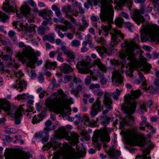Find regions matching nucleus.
I'll use <instances>...</instances> for the list:
<instances>
[{"label": "nucleus", "instance_id": "50", "mask_svg": "<svg viewBox=\"0 0 159 159\" xmlns=\"http://www.w3.org/2000/svg\"><path fill=\"white\" fill-rule=\"evenodd\" d=\"M52 124V122L51 121L48 120L45 123L47 127L44 129V130H49L50 129L48 127L51 125Z\"/></svg>", "mask_w": 159, "mask_h": 159}, {"label": "nucleus", "instance_id": "26", "mask_svg": "<svg viewBox=\"0 0 159 159\" xmlns=\"http://www.w3.org/2000/svg\"><path fill=\"white\" fill-rule=\"evenodd\" d=\"M57 66V63L56 62H51L49 61H47L45 64V67L46 68L54 69Z\"/></svg>", "mask_w": 159, "mask_h": 159}, {"label": "nucleus", "instance_id": "7", "mask_svg": "<svg viewBox=\"0 0 159 159\" xmlns=\"http://www.w3.org/2000/svg\"><path fill=\"white\" fill-rule=\"evenodd\" d=\"M136 129H134L130 131L127 137V140L131 146L137 145L143 146L146 143L145 139L143 135L138 136L136 133Z\"/></svg>", "mask_w": 159, "mask_h": 159}, {"label": "nucleus", "instance_id": "23", "mask_svg": "<svg viewBox=\"0 0 159 159\" xmlns=\"http://www.w3.org/2000/svg\"><path fill=\"white\" fill-rule=\"evenodd\" d=\"M61 70L64 74L70 73L73 71V69L70 66L66 64L61 67Z\"/></svg>", "mask_w": 159, "mask_h": 159}, {"label": "nucleus", "instance_id": "55", "mask_svg": "<svg viewBox=\"0 0 159 159\" xmlns=\"http://www.w3.org/2000/svg\"><path fill=\"white\" fill-rule=\"evenodd\" d=\"M91 81V78L89 76L86 77L85 80V83L86 85H89L90 84Z\"/></svg>", "mask_w": 159, "mask_h": 159}, {"label": "nucleus", "instance_id": "63", "mask_svg": "<svg viewBox=\"0 0 159 159\" xmlns=\"http://www.w3.org/2000/svg\"><path fill=\"white\" fill-rule=\"evenodd\" d=\"M103 124L104 126H106L107 125H108L109 122V118H106L104 119V121L103 122Z\"/></svg>", "mask_w": 159, "mask_h": 159}, {"label": "nucleus", "instance_id": "40", "mask_svg": "<svg viewBox=\"0 0 159 159\" xmlns=\"http://www.w3.org/2000/svg\"><path fill=\"white\" fill-rule=\"evenodd\" d=\"M8 66L16 70L19 67V65L15 62L10 63L8 65Z\"/></svg>", "mask_w": 159, "mask_h": 159}, {"label": "nucleus", "instance_id": "17", "mask_svg": "<svg viewBox=\"0 0 159 159\" xmlns=\"http://www.w3.org/2000/svg\"><path fill=\"white\" fill-rule=\"evenodd\" d=\"M5 2L3 7L4 11L7 12L13 11L14 6H15L14 3H12V0L8 1L7 0Z\"/></svg>", "mask_w": 159, "mask_h": 159}, {"label": "nucleus", "instance_id": "11", "mask_svg": "<svg viewBox=\"0 0 159 159\" xmlns=\"http://www.w3.org/2000/svg\"><path fill=\"white\" fill-rule=\"evenodd\" d=\"M101 8L100 18L103 21H107L109 19V0L101 1Z\"/></svg>", "mask_w": 159, "mask_h": 159}, {"label": "nucleus", "instance_id": "60", "mask_svg": "<svg viewBox=\"0 0 159 159\" xmlns=\"http://www.w3.org/2000/svg\"><path fill=\"white\" fill-rule=\"evenodd\" d=\"M43 104L42 102H39L37 104V108L39 111H40L42 109Z\"/></svg>", "mask_w": 159, "mask_h": 159}, {"label": "nucleus", "instance_id": "57", "mask_svg": "<svg viewBox=\"0 0 159 159\" xmlns=\"http://www.w3.org/2000/svg\"><path fill=\"white\" fill-rule=\"evenodd\" d=\"M82 21L83 22V26L85 28L87 27L88 26L89 24L85 20L84 18H82Z\"/></svg>", "mask_w": 159, "mask_h": 159}, {"label": "nucleus", "instance_id": "39", "mask_svg": "<svg viewBox=\"0 0 159 159\" xmlns=\"http://www.w3.org/2000/svg\"><path fill=\"white\" fill-rule=\"evenodd\" d=\"M95 48L99 53H101L102 50H103L105 53H107V49L104 47H101L98 46Z\"/></svg>", "mask_w": 159, "mask_h": 159}, {"label": "nucleus", "instance_id": "52", "mask_svg": "<svg viewBox=\"0 0 159 159\" xmlns=\"http://www.w3.org/2000/svg\"><path fill=\"white\" fill-rule=\"evenodd\" d=\"M57 60L58 61L61 62H63V61L64 60L62 57V54L60 52L58 54Z\"/></svg>", "mask_w": 159, "mask_h": 159}, {"label": "nucleus", "instance_id": "22", "mask_svg": "<svg viewBox=\"0 0 159 159\" xmlns=\"http://www.w3.org/2000/svg\"><path fill=\"white\" fill-rule=\"evenodd\" d=\"M139 74L140 77V79L143 82L142 85L143 87V89L145 90H149L151 88L149 86L148 89L146 88L147 84L146 83V80H145V78L143 76V74L141 72H139Z\"/></svg>", "mask_w": 159, "mask_h": 159}, {"label": "nucleus", "instance_id": "27", "mask_svg": "<svg viewBox=\"0 0 159 159\" xmlns=\"http://www.w3.org/2000/svg\"><path fill=\"white\" fill-rule=\"evenodd\" d=\"M66 55L68 57L67 61L69 62L74 60L75 58L74 54L72 51L70 50Z\"/></svg>", "mask_w": 159, "mask_h": 159}, {"label": "nucleus", "instance_id": "44", "mask_svg": "<svg viewBox=\"0 0 159 159\" xmlns=\"http://www.w3.org/2000/svg\"><path fill=\"white\" fill-rule=\"evenodd\" d=\"M48 39L49 41L53 42L54 41V34L53 33H51L48 36Z\"/></svg>", "mask_w": 159, "mask_h": 159}, {"label": "nucleus", "instance_id": "30", "mask_svg": "<svg viewBox=\"0 0 159 159\" xmlns=\"http://www.w3.org/2000/svg\"><path fill=\"white\" fill-rule=\"evenodd\" d=\"M109 17L108 20L103 21H107L108 22V23L109 24ZM102 20L103 21V20ZM102 29L104 33V35H105L106 36L108 35L109 30V25L108 24V26L103 25L102 26Z\"/></svg>", "mask_w": 159, "mask_h": 159}, {"label": "nucleus", "instance_id": "43", "mask_svg": "<svg viewBox=\"0 0 159 159\" xmlns=\"http://www.w3.org/2000/svg\"><path fill=\"white\" fill-rule=\"evenodd\" d=\"M83 42H85L86 45L87 44H89V46L91 48H93L94 47L93 44V43L91 39H87L86 41H83Z\"/></svg>", "mask_w": 159, "mask_h": 159}, {"label": "nucleus", "instance_id": "38", "mask_svg": "<svg viewBox=\"0 0 159 159\" xmlns=\"http://www.w3.org/2000/svg\"><path fill=\"white\" fill-rule=\"evenodd\" d=\"M80 42L79 40L74 39L71 42V46L72 47H77L80 45Z\"/></svg>", "mask_w": 159, "mask_h": 159}, {"label": "nucleus", "instance_id": "49", "mask_svg": "<svg viewBox=\"0 0 159 159\" xmlns=\"http://www.w3.org/2000/svg\"><path fill=\"white\" fill-rule=\"evenodd\" d=\"M73 78V76L70 75H66L64 78L65 83H67Z\"/></svg>", "mask_w": 159, "mask_h": 159}, {"label": "nucleus", "instance_id": "8", "mask_svg": "<svg viewBox=\"0 0 159 159\" xmlns=\"http://www.w3.org/2000/svg\"><path fill=\"white\" fill-rule=\"evenodd\" d=\"M109 130L108 128L105 127L102 129L96 130L93 137V141L96 143L98 141L108 142L109 141Z\"/></svg>", "mask_w": 159, "mask_h": 159}, {"label": "nucleus", "instance_id": "2", "mask_svg": "<svg viewBox=\"0 0 159 159\" xmlns=\"http://www.w3.org/2000/svg\"><path fill=\"white\" fill-rule=\"evenodd\" d=\"M145 5L141 6L139 10H136L134 12L132 18L136 23L139 25L140 23L143 24V28L141 29V39L142 42L148 41L159 43V27L157 25H154L147 24H143L145 20L143 16L140 13H144Z\"/></svg>", "mask_w": 159, "mask_h": 159}, {"label": "nucleus", "instance_id": "24", "mask_svg": "<svg viewBox=\"0 0 159 159\" xmlns=\"http://www.w3.org/2000/svg\"><path fill=\"white\" fill-rule=\"evenodd\" d=\"M150 152V151L148 149H145L143 151V156H141L138 155L136 156V158L138 159H150V157L148 158L146 156Z\"/></svg>", "mask_w": 159, "mask_h": 159}, {"label": "nucleus", "instance_id": "14", "mask_svg": "<svg viewBox=\"0 0 159 159\" xmlns=\"http://www.w3.org/2000/svg\"><path fill=\"white\" fill-rule=\"evenodd\" d=\"M123 78L117 70L113 71L112 77V82L116 86L121 85L123 81Z\"/></svg>", "mask_w": 159, "mask_h": 159}, {"label": "nucleus", "instance_id": "48", "mask_svg": "<svg viewBox=\"0 0 159 159\" xmlns=\"http://www.w3.org/2000/svg\"><path fill=\"white\" fill-rule=\"evenodd\" d=\"M87 45H86L85 42H83L82 43V47L81 48V51L82 52H85L87 51L88 48L86 47Z\"/></svg>", "mask_w": 159, "mask_h": 159}, {"label": "nucleus", "instance_id": "20", "mask_svg": "<svg viewBox=\"0 0 159 159\" xmlns=\"http://www.w3.org/2000/svg\"><path fill=\"white\" fill-rule=\"evenodd\" d=\"M120 154V151L116 149L114 146L110 148V157L111 159H119L118 157Z\"/></svg>", "mask_w": 159, "mask_h": 159}, {"label": "nucleus", "instance_id": "36", "mask_svg": "<svg viewBox=\"0 0 159 159\" xmlns=\"http://www.w3.org/2000/svg\"><path fill=\"white\" fill-rule=\"evenodd\" d=\"M62 11L63 12L67 13L71 11V7L69 5L64 6L62 8Z\"/></svg>", "mask_w": 159, "mask_h": 159}, {"label": "nucleus", "instance_id": "62", "mask_svg": "<svg viewBox=\"0 0 159 159\" xmlns=\"http://www.w3.org/2000/svg\"><path fill=\"white\" fill-rule=\"evenodd\" d=\"M100 82L102 84H105L107 82V80L104 77L102 76L101 78Z\"/></svg>", "mask_w": 159, "mask_h": 159}, {"label": "nucleus", "instance_id": "31", "mask_svg": "<svg viewBox=\"0 0 159 159\" xmlns=\"http://www.w3.org/2000/svg\"><path fill=\"white\" fill-rule=\"evenodd\" d=\"M124 19L122 17H119L117 18L115 21V24L120 28L122 27L124 22Z\"/></svg>", "mask_w": 159, "mask_h": 159}, {"label": "nucleus", "instance_id": "35", "mask_svg": "<svg viewBox=\"0 0 159 159\" xmlns=\"http://www.w3.org/2000/svg\"><path fill=\"white\" fill-rule=\"evenodd\" d=\"M120 94V91L118 89H116V92L111 94V96L115 99L117 100L119 99V96Z\"/></svg>", "mask_w": 159, "mask_h": 159}, {"label": "nucleus", "instance_id": "9", "mask_svg": "<svg viewBox=\"0 0 159 159\" xmlns=\"http://www.w3.org/2000/svg\"><path fill=\"white\" fill-rule=\"evenodd\" d=\"M90 57L88 56L85 57L84 59L79 62L77 64V66L79 72L81 73H89L90 71L89 68L92 67Z\"/></svg>", "mask_w": 159, "mask_h": 159}, {"label": "nucleus", "instance_id": "46", "mask_svg": "<svg viewBox=\"0 0 159 159\" xmlns=\"http://www.w3.org/2000/svg\"><path fill=\"white\" fill-rule=\"evenodd\" d=\"M38 32L39 34L43 35L45 34V30L44 28L42 27H39L38 29Z\"/></svg>", "mask_w": 159, "mask_h": 159}, {"label": "nucleus", "instance_id": "19", "mask_svg": "<svg viewBox=\"0 0 159 159\" xmlns=\"http://www.w3.org/2000/svg\"><path fill=\"white\" fill-rule=\"evenodd\" d=\"M16 85H13L14 88H18V91L20 92L26 89V84L24 81L17 80H16Z\"/></svg>", "mask_w": 159, "mask_h": 159}, {"label": "nucleus", "instance_id": "25", "mask_svg": "<svg viewBox=\"0 0 159 159\" xmlns=\"http://www.w3.org/2000/svg\"><path fill=\"white\" fill-rule=\"evenodd\" d=\"M0 41H2V43L5 45H7L8 46H6L5 47V49L6 52L7 53L9 54L10 55V54H12V52L11 48L10 46H11V44L9 42H8L7 43L6 41L2 40V39H0Z\"/></svg>", "mask_w": 159, "mask_h": 159}, {"label": "nucleus", "instance_id": "3", "mask_svg": "<svg viewBox=\"0 0 159 159\" xmlns=\"http://www.w3.org/2000/svg\"><path fill=\"white\" fill-rule=\"evenodd\" d=\"M131 95L125 96L124 103L121 106V109L127 117L122 119L120 122V128L121 129H123L126 126L131 125L134 122V120L131 114L134 112L136 107L134 100L141 94L139 90L131 91Z\"/></svg>", "mask_w": 159, "mask_h": 159}, {"label": "nucleus", "instance_id": "15", "mask_svg": "<svg viewBox=\"0 0 159 159\" xmlns=\"http://www.w3.org/2000/svg\"><path fill=\"white\" fill-rule=\"evenodd\" d=\"M81 156L79 152H76L74 149H73L64 157V159H77L80 158Z\"/></svg>", "mask_w": 159, "mask_h": 159}, {"label": "nucleus", "instance_id": "45", "mask_svg": "<svg viewBox=\"0 0 159 159\" xmlns=\"http://www.w3.org/2000/svg\"><path fill=\"white\" fill-rule=\"evenodd\" d=\"M72 79L73 82L76 84L80 83L82 82L81 80L79 78L75 76H73Z\"/></svg>", "mask_w": 159, "mask_h": 159}, {"label": "nucleus", "instance_id": "54", "mask_svg": "<svg viewBox=\"0 0 159 159\" xmlns=\"http://www.w3.org/2000/svg\"><path fill=\"white\" fill-rule=\"evenodd\" d=\"M61 50L62 53L65 54H66L70 51L69 50L67 49L66 47L65 46L62 47Z\"/></svg>", "mask_w": 159, "mask_h": 159}, {"label": "nucleus", "instance_id": "41", "mask_svg": "<svg viewBox=\"0 0 159 159\" xmlns=\"http://www.w3.org/2000/svg\"><path fill=\"white\" fill-rule=\"evenodd\" d=\"M28 96L25 94H23L22 95H19L17 96V98L18 100L20 99L26 100L28 98Z\"/></svg>", "mask_w": 159, "mask_h": 159}, {"label": "nucleus", "instance_id": "56", "mask_svg": "<svg viewBox=\"0 0 159 159\" xmlns=\"http://www.w3.org/2000/svg\"><path fill=\"white\" fill-rule=\"evenodd\" d=\"M10 55H2V56H1V57L2 56V58H3V59L5 61L8 60L9 59H11V57H10Z\"/></svg>", "mask_w": 159, "mask_h": 159}, {"label": "nucleus", "instance_id": "16", "mask_svg": "<svg viewBox=\"0 0 159 159\" xmlns=\"http://www.w3.org/2000/svg\"><path fill=\"white\" fill-rule=\"evenodd\" d=\"M10 159H29V156L26 153L23 151L18 152L9 157Z\"/></svg>", "mask_w": 159, "mask_h": 159}, {"label": "nucleus", "instance_id": "28", "mask_svg": "<svg viewBox=\"0 0 159 159\" xmlns=\"http://www.w3.org/2000/svg\"><path fill=\"white\" fill-rule=\"evenodd\" d=\"M30 11V8L26 6H22L20 8L21 12L24 16L28 14Z\"/></svg>", "mask_w": 159, "mask_h": 159}, {"label": "nucleus", "instance_id": "34", "mask_svg": "<svg viewBox=\"0 0 159 159\" xmlns=\"http://www.w3.org/2000/svg\"><path fill=\"white\" fill-rule=\"evenodd\" d=\"M8 19V16L5 14L0 12V21L5 22Z\"/></svg>", "mask_w": 159, "mask_h": 159}, {"label": "nucleus", "instance_id": "33", "mask_svg": "<svg viewBox=\"0 0 159 159\" xmlns=\"http://www.w3.org/2000/svg\"><path fill=\"white\" fill-rule=\"evenodd\" d=\"M33 117V120H32V123L34 124L41 120L43 119V116L41 114L37 115V116L35 115Z\"/></svg>", "mask_w": 159, "mask_h": 159}, {"label": "nucleus", "instance_id": "53", "mask_svg": "<svg viewBox=\"0 0 159 159\" xmlns=\"http://www.w3.org/2000/svg\"><path fill=\"white\" fill-rule=\"evenodd\" d=\"M102 63L100 59H97L93 61V64L94 65H96L98 67L99 65Z\"/></svg>", "mask_w": 159, "mask_h": 159}, {"label": "nucleus", "instance_id": "13", "mask_svg": "<svg viewBox=\"0 0 159 159\" xmlns=\"http://www.w3.org/2000/svg\"><path fill=\"white\" fill-rule=\"evenodd\" d=\"M48 13L49 14L52 15L53 12L51 10L47 11L45 10H44L41 11L39 12V15L46 20V21H43L42 24L43 26L47 25L51 21V18L50 15L47 14Z\"/></svg>", "mask_w": 159, "mask_h": 159}, {"label": "nucleus", "instance_id": "29", "mask_svg": "<svg viewBox=\"0 0 159 159\" xmlns=\"http://www.w3.org/2000/svg\"><path fill=\"white\" fill-rule=\"evenodd\" d=\"M147 127L148 129H153V127L149 125L147 122H141L140 124L139 128L141 130H145V128Z\"/></svg>", "mask_w": 159, "mask_h": 159}, {"label": "nucleus", "instance_id": "32", "mask_svg": "<svg viewBox=\"0 0 159 159\" xmlns=\"http://www.w3.org/2000/svg\"><path fill=\"white\" fill-rule=\"evenodd\" d=\"M103 103L108 107L109 106V94L108 93L105 92L104 96Z\"/></svg>", "mask_w": 159, "mask_h": 159}, {"label": "nucleus", "instance_id": "18", "mask_svg": "<svg viewBox=\"0 0 159 159\" xmlns=\"http://www.w3.org/2000/svg\"><path fill=\"white\" fill-rule=\"evenodd\" d=\"M101 105V101L97 100L92 105V111L90 112L91 116L93 117L98 113V110L100 109Z\"/></svg>", "mask_w": 159, "mask_h": 159}, {"label": "nucleus", "instance_id": "4", "mask_svg": "<svg viewBox=\"0 0 159 159\" xmlns=\"http://www.w3.org/2000/svg\"><path fill=\"white\" fill-rule=\"evenodd\" d=\"M57 93L53 94L52 99L48 98L45 103L50 111L57 114H65L64 110L70 104L71 100L68 97L61 89L58 90Z\"/></svg>", "mask_w": 159, "mask_h": 159}, {"label": "nucleus", "instance_id": "47", "mask_svg": "<svg viewBox=\"0 0 159 159\" xmlns=\"http://www.w3.org/2000/svg\"><path fill=\"white\" fill-rule=\"evenodd\" d=\"M14 74L16 77L19 79L21 78L24 75V74L21 71H19L18 72H15Z\"/></svg>", "mask_w": 159, "mask_h": 159}, {"label": "nucleus", "instance_id": "5", "mask_svg": "<svg viewBox=\"0 0 159 159\" xmlns=\"http://www.w3.org/2000/svg\"><path fill=\"white\" fill-rule=\"evenodd\" d=\"M40 55V53L39 52H33L31 47L29 46L25 47L22 52H18L16 54V57L19 60H24L25 58H28L29 61L27 64V66L33 68L34 67V64L36 62L38 65L42 63L43 61L42 60L37 61V57Z\"/></svg>", "mask_w": 159, "mask_h": 159}, {"label": "nucleus", "instance_id": "42", "mask_svg": "<svg viewBox=\"0 0 159 159\" xmlns=\"http://www.w3.org/2000/svg\"><path fill=\"white\" fill-rule=\"evenodd\" d=\"M100 70H98V73H100V72L101 70L103 72H105L106 71V66L103 64L101 63L98 67Z\"/></svg>", "mask_w": 159, "mask_h": 159}, {"label": "nucleus", "instance_id": "21", "mask_svg": "<svg viewBox=\"0 0 159 159\" xmlns=\"http://www.w3.org/2000/svg\"><path fill=\"white\" fill-rule=\"evenodd\" d=\"M52 9L55 11L56 15L59 18V20L61 21L63 20L64 19L62 17V14L58 7L55 5H53L52 6Z\"/></svg>", "mask_w": 159, "mask_h": 159}, {"label": "nucleus", "instance_id": "37", "mask_svg": "<svg viewBox=\"0 0 159 159\" xmlns=\"http://www.w3.org/2000/svg\"><path fill=\"white\" fill-rule=\"evenodd\" d=\"M125 26L129 30L131 31L132 32L134 28V26L132 24L129 22H126L124 23Z\"/></svg>", "mask_w": 159, "mask_h": 159}, {"label": "nucleus", "instance_id": "61", "mask_svg": "<svg viewBox=\"0 0 159 159\" xmlns=\"http://www.w3.org/2000/svg\"><path fill=\"white\" fill-rule=\"evenodd\" d=\"M28 3L32 7H35L36 6L33 0H29L28 1Z\"/></svg>", "mask_w": 159, "mask_h": 159}, {"label": "nucleus", "instance_id": "10", "mask_svg": "<svg viewBox=\"0 0 159 159\" xmlns=\"http://www.w3.org/2000/svg\"><path fill=\"white\" fill-rule=\"evenodd\" d=\"M59 136L60 139L65 138L67 140H70L74 144L77 143L79 142V135L78 134L75 132H72L70 137L68 135L65 129L63 128L60 129Z\"/></svg>", "mask_w": 159, "mask_h": 159}, {"label": "nucleus", "instance_id": "58", "mask_svg": "<svg viewBox=\"0 0 159 159\" xmlns=\"http://www.w3.org/2000/svg\"><path fill=\"white\" fill-rule=\"evenodd\" d=\"M140 108L142 112H144L147 111L146 105L145 104H143L142 105L140 106Z\"/></svg>", "mask_w": 159, "mask_h": 159}, {"label": "nucleus", "instance_id": "59", "mask_svg": "<svg viewBox=\"0 0 159 159\" xmlns=\"http://www.w3.org/2000/svg\"><path fill=\"white\" fill-rule=\"evenodd\" d=\"M67 37L70 39H72L74 37V34L71 33H68L66 34Z\"/></svg>", "mask_w": 159, "mask_h": 159}, {"label": "nucleus", "instance_id": "51", "mask_svg": "<svg viewBox=\"0 0 159 159\" xmlns=\"http://www.w3.org/2000/svg\"><path fill=\"white\" fill-rule=\"evenodd\" d=\"M100 87V86L98 84H92L90 85L89 88L90 89H93L94 88H98Z\"/></svg>", "mask_w": 159, "mask_h": 159}, {"label": "nucleus", "instance_id": "12", "mask_svg": "<svg viewBox=\"0 0 159 159\" xmlns=\"http://www.w3.org/2000/svg\"><path fill=\"white\" fill-rule=\"evenodd\" d=\"M63 23L65 25H57L55 28V30L57 31L58 36L61 39L63 38L65 36L64 34L60 31L61 30L63 32H67L68 29L72 28V24L68 20H64Z\"/></svg>", "mask_w": 159, "mask_h": 159}, {"label": "nucleus", "instance_id": "64", "mask_svg": "<svg viewBox=\"0 0 159 159\" xmlns=\"http://www.w3.org/2000/svg\"><path fill=\"white\" fill-rule=\"evenodd\" d=\"M121 16L124 18L126 19H129V16L127 13L122 12L121 13Z\"/></svg>", "mask_w": 159, "mask_h": 159}, {"label": "nucleus", "instance_id": "1", "mask_svg": "<svg viewBox=\"0 0 159 159\" xmlns=\"http://www.w3.org/2000/svg\"><path fill=\"white\" fill-rule=\"evenodd\" d=\"M122 46L125 48V51L120 53L122 64L126 62L128 64L130 63V68H133L135 70L142 66L145 73L149 72L151 67L150 64L147 62L146 58L143 57H141L140 62L136 58V55L134 51V48H137L138 46L134 41L130 42L125 41V44L122 45Z\"/></svg>", "mask_w": 159, "mask_h": 159}, {"label": "nucleus", "instance_id": "6", "mask_svg": "<svg viewBox=\"0 0 159 159\" xmlns=\"http://www.w3.org/2000/svg\"><path fill=\"white\" fill-rule=\"evenodd\" d=\"M114 16V11L111 5L110 4V34L111 35V46L112 48L114 47L120 41L118 37H120L122 39H123L124 36L120 30H117L114 28H112V27L111 25V23L113 24V17Z\"/></svg>", "mask_w": 159, "mask_h": 159}]
</instances>
